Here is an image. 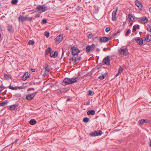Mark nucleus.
Returning <instances> with one entry per match:
<instances>
[{
	"label": "nucleus",
	"mask_w": 151,
	"mask_h": 151,
	"mask_svg": "<svg viewBox=\"0 0 151 151\" xmlns=\"http://www.w3.org/2000/svg\"><path fill=\"white\" fill-rule=\"evenodd\" d=\"M120 30H118V31L116 32L114 34V36H115L116 35H117V34L119 33L120 32Z\"/></svg>",
	"instance_id": "nucleus-47"
},
{
	"label": "nucleus",
	"mask_w": 151,
	"mask_h": 151,
	"mask_svg": "<svg viewBox=\"0 0 151 151\" xmlns=\"http://www.w3.org/2000/svg\"><path fill=\"white\" fill-rule=\"evenodd\" d=\"M69 100V99H67V100L68 101V100Z\"/></svg>",
	"instance_id": "nucleus-62"
},
{
	"label": "nucleus",
	"mask_w": 151,
	"mask_h": 151,
	"mask_svg": "<svg viewBox=\"0 0 151 151\" xmlns=\"http://www.w3.org/2000/svg\"><path fill=\"white\" fill-rule=\"evenodd\" d=\"M110 59H109V56H107L103 60V62L104 63L107 65H109L110 64Z\"/></svg>",
	"instance_id": "nucleus-11"
},
{
	"label": "nucleus",
	"mask_w": 151,
	"mask_h": 151,
	"mask_svg": "<svg viewBox=\"0 0 151 151\" xmlns=\"http://www.w3.org/2000/svg\"><path fill=\"white\" fill-rule=\"evenodd\" d=\"M149 140L150 141V142L149 143V145L151 147V139H149Z\"/></svg>",
	"instance_id": "nucleus-50"
},
{
	"label": "nucleus",
	"mask_w": 151,
	"mask_h": 151,
	"mask_svg": "<svg viewBox=\"0 0 151 151\" xmlns=\"http://www.w3.org/2000/svg\"><path fill=\"white\" fill-rule=\"evenodd\" d=\"M111 39L110 37H103L100 39V41L103 42H106L109 41Z\"/></svg>",
	"instance_id": "nucleus-13"
},
{
	"label": "nucleus",
	"mask_w": 151,
	"mask_h": 151,
	"mask_svg": "<svg viewBox=\"0 0 151 151\" xmlns=\"http://www.w3.org/2000/svg\"><path fill=\"white\" fill-rule=\"evenodd\" d=\"M140 20L142 23L145 24L147 22L148 20L146 17H143L141 18Z\"/></svg>",
	"instance_id": "nucleus-17"
},
{
	"label": "nucleus",
	"mask_w": 151,
	"mask_h": 151,
	"mask_svg": "<svg viewBox=\"0 0 151 151\" xmlns=\"http://www.w3.org/2000/svg\"><path fill=\"white\" fill-rule=\"evenodd\" d=\"M110 30V28L109 27H107L105 29L106 32H108Z\"/></svg>",
	"instance_id": "nucleus-41"
},
{
	"label": "nucleus",
	"mask_w": 151,
	"mask_h": 151,
	"mask_svg": "<svg viewBox=\"0 0 151 151\" xmlns=\"http://www.w3.org/2000/svg\"><path fill=\"white\" fill-rule=\"evenodd\" d=\"M128 19L130 20L131 21L133 20L134 19V18L133 15L132 14H129Z\"/></svg>",
	"instance_id": "nucleus-27"
},
{
	"label": "nucleus",
	"mask_w": 151,
	"mask_h": 151,
	"mask_svg": "<svg viewBox=\"0 0 151 151\" xmlns=\"http://www.w3.org/2000/svg\"><path fill=\"white\" fill-rule=\"evenodd\" d=\"M66 30H69V28L68 27V26H67V27H66Z\"/></svg>",
	"instance_id": "nucleus-51"
},
{
	"label": "nucleus",
	"mask_w": 151,
	"mask_h": 151,
	"mask_svg": "<svg viewBox=\"0 0 151 151\" xmlns=\"http://www.w3.org/2000/svg\"><path fill=\"white\" fill-rule=\"evenodd\" d=\"M37 122L34 119H32L29 121V123L31 125H34L36 124Z\"/></svg>",
	"instance_id": "nucleus-23"
},
{
	"label": "nucleus",
	"mask_w": 151,
	"mask_h": 151,
	"mask_svg": "<svg viewBox=\"0 0 151 151\" xmlns=\"http://www.w3.org/2000/svg\"><path fill=\"white\" fill-rule=\"evenodd\" d=\"M96 50L98 51H99L100 50L99 48H97L96 49Z\"/></svg>",
	"instance_id": "nucleus-54"
},
{
	"label": "nucleus",
	"mask_w": 151,
	"mask_h": 151,
	"mask_svg": "<svg viewBox=\"0 0 151 151\" xmlns=\"http://www.w3.org/2000/svg\"><path fill=\"white\" fill-rule=\"evenodd\" d=\"M5 78L7 79H9L11 78L10 76V75H7L6 74H4Z\"/></svg>",
	"instance_id": "nucleus-34"
},
{
	"label": "nucleus",
	"mask_w": 151,
	"mask_h": 151,
	"mask_svg": "<svg viewBox=\"0 0 151 151\" xmlns=\"http://www.w3.org/2000/svg\"><path fill=\"white\" fill-rule=\"evenodd\" d=\"M106 75L104 73L102 75L100 76L99 77V78L100 80H103L106 77Z\"/></svg>",
	"instance_id": "nucleus-29"
},
{
	"label": "nucleus",
	"mask_w": 151,
	"mask_h": 151,
	"mask_svg": "<svg viewBox=\"0 0 151 151\" xmlns=\"http://www.w3.org/2000/svg\"><path fill=\"white\" fill-rule=\"evenodd\" d=\"M87 105H89L90 104L89 103H87Z\"/></svg>",
	"instance_id": "nucleus-58"
},
{
	"label": "nucleus",
	"mask_w": 151,
	"mask_h": 151,
	"mask_svg": "<svg viewBox=\"0 0 151 151\" xmlns=\"http://www.w3.org/2000/svg\"><path fill=\"white\" fill-rule=\"evenodd\" d=\"M131 32V30L130 29H129L126 32L125 35L126 36H128L129 34Z\"/></svg>",
	"instance_id": "nucleus-38"
},
{
	"label": "nucleus",
	"mask_w": 151,
	"mask_h": 151,
	"mask_svg": "<svg viewBox=\"0 0 151 151\" xmlns=\"http://www.w3.org/2000/svg\"><path fill=\"white\" fill-rule=\"evenodd\" d=\"M149 11L150 12V13H151V7L149 9Z\"/></svg>",
	"instance_id": "nucleus-53"
},
{
	"label": "nucleus",
	"mask_w": 151,
	"mask_h": 151,
	"mask_svg": "<svg viewBox=\"0 0 151 151\" xmlns=\"http://www.w3.org/2000/svg\"><path fill=\"white\" fill-rule=\"evenodd\" d=\"M149 32H151V29H150V30H149Z\"/></svg>",
	"instance_id": "nucleus-60"
},
{
	"label": "nucleus",
	"mask_w": 151,
	"mask_h": 151,
	"mask_svg": "<svg viewBox=\"0 0 151 151\" xmlns=\"http://www.w3.org/2000/svg\"><path fill=\"white\" fill-rule=\"evenodd\" d=\"M18 141V139H17L14 141V143H16Z\"/></svg>",
	"instance_id": "nucleus-52"
},
{
	"label": "nucleus",
	"mask_w": 151,
	"mask_h": 151,
	"mask_svg": "<svg viewBox=\"0 0 151 151\" xmlns=\"http://www.w3.org/2000/svg\"><path fill=\"white\" fill-rule=\"evenodd\" d=\"M119 53L122 55L126 56L128 53V49L127 48H120L119 49Z\"/></svg>",
	"instance_id": "nucleus-3"
},
{
	"label": "nucleus",
	"mask_w": 151,
	"mask_h": 151,
	"mask_svg": "<svg viewBox=\"0 0 151 151\" xmlns=\"http://www.w3.org/2000/svg\"><path fill=\"white\" fill-rule=\"evenodd\" d=\"M32 19V17H27V19L28 21H31Z\"/></svg>",
	"instance_id": "nucleus-45"
},
{
	"label": "nucleus",
	"mask_w": 151,
	"mask_h": 151,
	"mask_svg": "<svg viewBox=\"0 0 151 151\" xmlns=\"http://www.w3.org/2000/svg\"><path fill=\"white\" fill-rule=\"evenodd\" d=\"M144 119H141L140 120H139V125H141L142 124H143L144 122Z\"/></svg>",
	"instance_id": "nucleus-36"
},
{
	"label": "nucleus",
	"mask_w": 151,
	"mask_h": 151,
	"mask_svg": "<svg viewBox=\"0 0 151 151\" xmlns=\"http://www.w3.org/2000/svg\"><path fill=\"white\" fill-rule=\"evenodd\" d=\"M123 70V69L121 67H120L119 68L117 73L115 75L116 77L118 76L120 74V73H121Z\"/></svg>",
	"instance_id": "nucleus-22"
},
{
	"label": "nucleus",
	"mask_w": 151,
	"mask_h": 151,
	"mask_svg": "<svg viewBox=\"0 0 151 151\" xmlns=\"http://www.w3.org/2000/svg\"><path fill=\"white\" fill-rule=\"evenodd\" d=\"M8 103V101L7 100H6L5 101L1 103V106H4L6 105Z\"/></svg>",
	"instance_id": "nucleus-30"
},
{
	"label": "nucleus",
	"mask_w": 151,
	"mask_h": 151,
	"mask_svg": "<svg viewBox=\"0 0 151 151\" xmlns=\"http://www.w3.org/2000/svg\"><path fill=\"white\" fill-rule=\"evenodd\" d=\"M18 2V0H12L11 3L12 4H16Z\"/></svg>",
	"instance_id": "nucleus-33"
},
{
	"label": "nucleus",
	"mask_w": 151,
	"mask_h": 151,
	"mask_svg": "<svg viewBox=\"0 0 151 151\" xmlns=\"http://www.w3.org/2000/svg\"><path fill=\"white\" fill-rule=\"evenodd\" d=\"M6 88L4 86H2L0 85V90L1 89V88H2V91L4 88Z\"/></svg>",
	"instance_id": "nucleus-48"
},
{
	"label": "nucleus",
	"mask_w": 151,
	"mask_h": 151,
	"mask_svg": "<svg viewBox=\"0 0 151 151\" xmlns=\"http://www.w3.org/2000/svg\"><path fill=\"white\" fill-rule=\"evenodd\" d=\"M144 122L145 123H150V121L149 120H148L146 119H144Z\"/></svg>",
	"instance_id": "nucleus-44"
},
{
	"label": "nucleus",
	"mask_w": 151,
	"mask_h": 151,
	"mask_svg": "<svg viewBox=\"0 0 151 151\" xmlns=\"http://www.w3.org/2000/svg\"><path fill=\"white\" fill-rule=\"evenodd\" d=\"M51 51V49L50 47H48L46 50L45 52V55H48L49 53H50Z\"/></svg>",
	"instance_id": "nucleus-24"
},
{
	"label": "nucleus",
	"mask_w": 151,
	"mask_h": 151,
	"mask_svg": "<svg viewBox=\"0 0 151 151\" xmlns=\"http://www.w3.org/2000/svg\"><path fill=\"white\" fill-rule=\"evenodd\" d=\"M31 70L32 72H35V69L31 68Z\"/></svg>",
	"instance_id": "nucleus-49"
},
{
	"label": "nucleus",
	"mask_w": 151,
	"mask_h": 151,
	"mask_svg": "<svg viewBox=\"0 0 151 151\" xmlns=\"http://www.w3.org/2000/svg\"><path fill=\"white\" fill-rule=\"evenodd\" d=\"M2 91V88H1V89L0 90V93H1Z\"/></svg>",
	"instance_id": "nucleus-56"
},
{
	"label": "nucleus",
	"mask_w": 151,
	"mask_h": 151,
	"mask_svg": "<svg viewBox=\"0 0 151 151\" xmlns=\"http://www.w3.org/2000/svg\"><path fill=\"white\" fill-rule=\"evenodd\" d=\"M139 25H134L133 27V30L134 31L136 30V29H139Z\"/></svg>",
	"instance_id": "nucleus-25"
},
{
	"label": "nucleus",
	"mask_w": 151,
	"mask_h": 151,
	"mask_svg": "<svg viewBox=\"0 0 151 151\" xmlns=\"http://www.w3.org/2000/svg\"><path fill=\"white\" fill-rule=\"evenodd\" d=\"M118 10V7H116L114 9L112 13V20L113 21H116L117 19V18L116 17V12Z\"/></svg>",
	"instance_id": "nucleus-5"
},
{
	"label": "nucleus",
	"mask_w": 151,
	"mask_h": 151,
	"mask_svg": "<svg viewBox=\"0 0 151 151\" xmlns=\"http://www.w3.org/2000/svg\"><path fill=\"white\" fill-rule=\"evenodd\" d=\"M76 78H65L62 82V85L65 86L68 84H70L74 83L77 82Z\"/></svg>",
	"instance_id": "nucleus-1"
},
{
	"label": "nucleus",
	"mask_w": 151,
	"mask_h": 151,
	"mask_svg": "<svg viewBox=\"0 0 151 151\" xmlns=\"http://www.w3.org/2000/svg\"><path fill=\"white\" fill-rule=\"evenodd\" d=\"M47 23V21L45 19H43L42 20V24H45Z\"/></svg>",
	"instance_id": "nucleus-40"
},
{
	"label": "nucleus",
	"mask_w": 151,
	"mask_h": 151,
	"mask_svg": "<svg viewBox=\"0 0 151 151\" xmlns=\"http://www.w3.org/2000/svg\"><path fill=\"white\" fill-rule=\"evenodd\" d=\"M9 88L10 89L12 90H16L17 89V87H13L12 86H11V85H10L9 86Z\"/></svg>",
	"instance_id": "nucleus-32"
},
{
	"label": "nucleus",
	"mask_w": 151,
	"mask_h": 151,
	"mask_svg": "<svg viewBox=\"0 0 151 151\" xmlns=\"http://www.w3.org/2000/svg\"><path fill=\"white\" fill-rule=\"evenodd\" d=\"M25 87L23 85H22V86L17 87V88H19L20 89H24Z\"/></svg>",
	"instance_id": "nucleus-43"
},
{
	"label": "nucleus",
	"mask_w": 151,
	"mask_h": 151,
	"mask_svg": "<svg viewBox=\"0 0 151 151\" xmlns=\"http://www.w3.org/2000/svg\"><path fill=\"white\" fill-rule=\"evenodd\" d=\"M27 17H24L23 15H20L18 17V19L19 21H21L24 22L27 19Z\"/></svg>",
	"instance_id": "nucleus-16"
},
{
	"label": "nucleus",
	"mask_w": 151,
	"mask_h": 151,
	"mask_svg": "<svg viewBox=\"0 0 151 151\" xmlns=\"http://www.w3.org/2000/svg\"><path fill=\"white\" fill-rule=\"evenodd\" d=\"M7 29L10 32H12L14 30V29L13 27L11 25H9L7 27Z\"/></svg>",
	"instance_id": "nucleus-21"
},
{
	"label": "nucleus",
	"mask_w": 151,
	"mask_h": 151,
	"mask_svg": "<svg viewBox=\"0 0 151 151\" xmlns=\"http://www.w3.org/2000/svg\"><path fill=\"white\" fill-rule=\"evenodd\" d=\"M89 119L88 117H85L83 119V121L85 123L89 121Z\"/></svg>",
	"instance_id": "nucleus-31"
},
{
	"label": "nucleus",
	"mask_w": 151,
	"mask_h": 151,
	"mask_svg": "<svg viewBox=\"0 0 151 151\" xmlns=\"http://www.w3.org/2000/svg\"><path fill=\"white\" fill-rule=\"evenodd\" d=\"M72 53L73 55H76L80 52L78 49L74 47H72L71 48Z\"/></svg>",
	"instance_id": "nucleus-8"
},
{
	"label": "nucleus",
	"mask_w": 151,
	"mask_h": 151,
	"mask_svg": "<svg viewBox=\"0 0 151 151\" xmlns=\"http://www.w3.org/2000/svg\"><path fill=\"white\" fill-rule=\"evenodd\" d=\"M14 143V142L12 143V144H13Z\"/></svg>",
	"instance_id": "nucleus-61"
},
{
	"label": "nucleus",
	"mask_w": 151,
	"mask_h": 151,
	"mask_svg": "<svg viewBox=\"0 0 151 151\" xmlns=\"http://www.w3.org/2000/svg\"><path fill=\"white\" fill-rule=\"evenodd\" d=\"M63 54H64V51H63V52H62V55H63Z\"/></svg>",
	"instance_id": "nucleus-57"
},
{
	"label": "nucleus",
	"mask_w": 151,
	"mask_h": 151,
	"mask_svg": "<svg viewBox=\"0 0 151 151\" xmlns=\"http://www.w3.org/2000/svg\"><path fill=\"white\" fill-rule=\"evenodd\" d=\"M63 35L62 34H60L55 39V41L56 42H58V43H60L63 40Z\"/></svg>",
	"instance_id": "nucleus-9"
},
{
	"label": "nucleus",
	"mask_w": 151,
	"mask_h": 151,
	"mask_svg": "<svg viewBox=\"0 0 151 151\" xmlns=\"http://www.w3.org/2000/svg\"><path fill=\"white\" fill-rule=\"evenodd\" d=\"M135 40L140 45H142L143 43V40L142 38L137 37L135 38Z\"/></svg>",
	"instance_id": "nucleus-12"
},
{
	"label": "nucleus",
	"mask_w": 151,
	"mask_h": 151,
	"mask_svg": "<svg viewBox=\"0 0 151 151\" xmlns=\"http://www.w3.org/2000/svg\"><path fill=\"white\" fill-rule=\"evenodd\" d=\"M95 114V111L93 110H90L88 111L87 112V114L88 115H94Z\"/></svg>",
	"instance_id": "nucleus-20"
},
{
	"label": "nucleus",
	"mask_w": 151,
	"mask_h": 151,
	"mask_svg": "<svg viewBox=\"0 0 151 151\" xmlns=\"http://www.w3.org/2000/svg\"><path fill=\"white\" fill-rule=\"evenodd\" d=\"M135 4L138 7L139 10L141 11L142 10L143 5L141 2L138 0H136L135 2Z\"/></svg>",
	"instance_id": "nucleus-10"
},
{
	"label": "nucleus",
	"mask_w": 151,
	"mask_h": 151,
	"mask_svg": "<svg viewBox=\"0 0 151 151\" xmlns=\"http://www.w3.org/2000/svg\"><path fill=\"white\" fill-rule=\"evenodd\" d=\"M17 106V104L10 105L9 106V109L12 111H14L16 109Z\"/></svg>",
	"instance_id": "nucleus-19"
},
{
	"label": "nucleus",
	"mask_w": 151,
	"mask_h": 151,
	"mask_svg": "<svg viewBox=\"0 0 151 151\" xmlns=\"http://www.w3.org/2000/svg\"><path fill=\"white\" fill-rule=\"evenodd\" d=\"M93 37V35L92 33L88 35V38L91 39Z\"/></svg>",
	"instance_id": "nucleus-42"
},
{
	"label": "nucleus",
	"mask_w": 151,
	"mask_h": 151,
	"mask_svg": "<svg viewBox=\"0 0 151 151\" xmlns=\"http://www.w3.org/2000/svg\"><path fill=\"white\" fill-rule=\"evenodd\" d=\"M38 12L42 13L47 10V7L44 5H39L36 8Z\"/></svg>",
	"instance_id": "nucleus-2"
},
{
	"label": "nucleus",
	"mask_w": 151,
	"mask_h": 151,
	"mask_svg": "<svg viewBox=\"0 0 151 151\" xmlns=\"http://www.w3.org/2000/svg\"><path fill=\"white\" fill-rule=\"evenodd\" d=\"M30 77V74L28 72L25 73L23 76L22 80L23 81L26 80L27 78Z\"/></svg>",
	"instance_id": "nucleus-14"
},
{
	"label": "nucleus",
	"mask_w": 151,
	"mask_h": 151,
	"mask_svg": "<svg viewBox=\"0 0 151 151\" xmlns=\"http://www.w3.org/2000/svg\"><path fill=\"white\" fill-rule=\"evenodd\" d=\"M147 29L148 31H149V30H150V29H151V27L149 25H147Z\"/></svg>",
	"instance_id": "nucleus-46"
},
{
	"label": "nucleus",
	"mask_w": 151,
	"mask_h": 151,
	"mask_svg": "<svg viewBox=\"0 0 151 151\" xmlns=\"http://www.w3.org/2000/svg\"><path fill=\"white\" fill-rule=\"evenodd\" d=\"M90 135L91 136L95 137L101 135L102 132L101 130H96L93 132H92L90 133Z\"/></svg>",
	"instance_id": "nucleus-4"
},
{
	"label": "nucleus",
	"mask_w": 151,
	"mask_h": 151,
	"mask_svg": "<svg viewBox=\"0 0 151 151\" xmlns=\"http://www.w3.org/2000/svg\"><path fill=\"white\" fill-rule=\"evenodd\" d=\"M35 42L33 40H29L28 42L29 45H33L34 44Z\"/></svg>",
	"instance_id": "nucleus-35"
},
{
	"label": "nucleus",
	"mask_w": 151,
	"mask_h": 151,
	"mask_svg": "<svg viewBox=\"0 0 151 151\" xmlns=\"http://www.w3.org/2000/svg\"><path fill=\"white\" fill-rule=\"evenodd\" d=\"M147 41L148 42H150L151 41V35H149L147 37Z\"/></svg>",
	"instance_id": "nucleus-28"
},
{
	"label": "nucleus",
	"mask_w": 151,
	"mask_h": 151,
	"mask_svg": "<svg viewBox=\"0 0 151 151\" xmlns=\"http://www.w3.org/2000/svg\"><path fill=\"white\" fill-rule=\"evenodd\" d=\"M92 93L93 91H92L89 90L88 91V96H91L92 94Z\"/></svg>",
	"instance_id": "nucleus-39"
},
{
	"label": "nucleus",
	"mask_w": 151,
	"mask_h": 151,
	"mask_svg": "<svg viewBox=\"0 0 151 151\" xmlns=\"http://www.w3.org/2000/svg\"><path fill=\"white\" fill-rule=\"evenodd\" d=\"M48 65L47 64V66H45L44 68L45 70V75H46L48 73V72L49 71V69L47 67Z\"/></svg>",
	"instance_id": "nucleus-26"
},
{
	"label": "nucleus",
	"mask_w": 151,
	"mask_h": 151,
	"mask_svg": "<svg viewBox=\"0 0 151 151\" xmlns=\"http://www.w3.org/2000/svg\"><path fill=\"white\" fill-rule=\"evenodd\" d=\"M81 59V57L80 56L79 57H73L72 58L73 60V63L74 64L76 63L77 60H80Z\"/></svg>",
	"instance_id": "nucleus-18"
},
{
	"label": "nucleus",
	"mask_w": 151,
	"mask_h": 151,
	"mask_svg": "<svg viewBox=\"0 0 151 151\" xmlns=\"http://www.w3.org/2000/svg\"><path fill=\"white\" fill-rule=\"evenodd\" d=\"M37 92H36L31 94L27 95L26 96V99L28 100H32L37 94Z\"/></svg>",
	"instance_id": "nucleus-6"
},
{
	"label": "nucleus",
	"mask_w": 151,
	"mask_h": 151,
	"mask_svg": "<svg viewBox=\"0 0 151 151\" xmlns=\"http://www.w3.org/2000/svg\"><path fill=\"white\" fill-rule=\"evenodd\" d=\"M144 38L145 40H147V37H144Z\"/></svg>",
	"instance_id": "nucleus-55"
},
{
	"label": "nucleus",
	"mask_w": 151,
	"mask_h": 151,
	"mask_svg": "<svg viewBox=\"0 0 151 151\" xmlns=\"http://www.w3.org/2000/svg\"><path fill=\"white\" fill-rule=\"evenodd\" d=\"M95 47V45L94 44H93L91 45H88L86 48V52H88L91 50H93Z\"/></svg>",
	"instance_id": "nucleus-7"
},
{
	"label": "nucleus",
	"mask_w": 151,
	"mask_h": 151,
	"mask_svg": "<svg viewBox=\"0 0 151 151\" xmlns=\"http://www.w3.org/2000/svg\"><path fill=\"white\" fill-rule=\"evenodd\" d=\"M58 55V52L57 51L54 52L52 51L50 53V56L51 58H55Z\"/></svg>",
	"instance_id": "nucleus-15"
},
{
	"label": "nucleus",
	"mask_w": 151,
	"mask_h": 151,
	"mask_svg": "<svg viewBox=\"0 0 151 151\" xmlns=\"http://www.w3.org/2000/svg\"><path fill=\"white\" fill-rule=\"evenodd\" d=\"M31 89H32V90H34V88H32Z\"/></svg>",
	"instance_id": "nucleus-59"
},
{
	"label": "nucleus",
	"mask_w": 151,
	"mask_h": 151,
	"mask_svg": "<svg viewBox=\"0 0 151 151\" xmlns=\"http://www.w3.org/2000/svg\"><path fill=\"white\" fill-rule=\"evenodd\" d=\"M44 35L47 37H48L49 36V33L48 32H45L44 33Z\"/></svg>",
	"instance_id": "nucleus-37"
}]
</instances>
